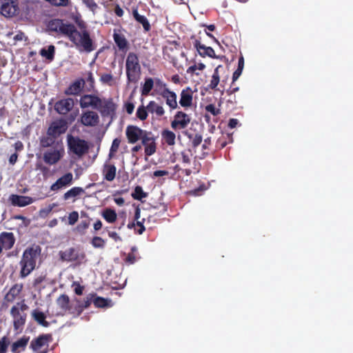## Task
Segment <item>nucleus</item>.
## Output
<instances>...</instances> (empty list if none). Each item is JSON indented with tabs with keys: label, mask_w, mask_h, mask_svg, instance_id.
I'll return each mask as SVG.
<instances>
[{
	"label": "nucleus",
	"mask_w": 353,
	"mask_h": 353,
	"mask_svg": "<svg viewBox=\"0 0 353 353\" xmlns=\"http://www.w3.org/2000/svg\"><path fill=\"white\" fill-rule=\"evenodd\" d=\"M77 27L60 19L51 23V28L66 36L80 52L90 53L97 48L94 41L90 37L85 21L76 19Z\"/></svg>",
	"instance_id": "nucleus-1"
},
{
	"label": "nucleus",
	"mask_w": 353,
	"mask_h": 353,
	"mask_svg": "<svg viewBox=\"0 0 353 353\" xmlns=\"http://www.w3.org/2000/svg\"><path fill=\"white\" fill-rule=\"evenodd\" d=\"M41 249L38 245H32L24 250L19 263L21 277H26L34 270L37 261L41 255Z\"/></svg>",
	"instance_id": "nucleus-2"
},
{
	"label": "nucleus",
	"mask_w": 353,
	"mask_h": 353,
	"mask_svg": "<svg viewBox=\"0 0 353 353\" xmlns=\"http://www.w3.org/2000/svg\"><path fill=\"white\" fill-rule=\"evenodd\" d=\"M126 74L128 81L136 82L141 74V65L138 56L130 52L125 61Z\"/></svg>",
	"instance_id": "nucleus-3"
},
{
	"label": "nucleus",
	"mask_w": 353,
	"mask_h": 353,
	"mask_svg": "<svg viewBox=\"0 0 353 353\" xmlns=\"http://www.w3.org/2000/svg\"><path fill=\"white\" fill-rule=\"evenodd\" d=\"M27 306L25 304L17 303L10 310V314L13 319L14 328L17 332H21L26 323V314L24 312Z\"/></svg>",
	"instance_id": "nucleus-4"
},
{
	"label": "nucleus",
	"mask_w": 353,
	"mask_h": 353,
	"mask_svg": "<svg viewBox=\"0 0 353 353\" xmlns=\"http://www.w3.org/2000/svg\"><path fill=\"white\" fill-rule=\"evenodd\" d=\"M64 155V149L61 145H56L48 149L43 153V161L48 165H54L58 163Z\"/></svg>",
	"instance_id": "nucleus-5"
},
{
	"label": "nucleus",
	"mask_w": 353,
	"mask_h": 353,
	"mask_svg": "<svg viewBox=\"0 0 353 353\" xmlns=\"http://www.w3.org/2000/svg\"><path fill=\"white\" fill-rule=\"evenodd\" d=\"M19 11V0H0V13L3 16L12 17Z\"/></svg>",
	"instance_id": "nucleus-6"
},
{
	"label": "nucleus",
	"mask_w": 353,
	"mask_h": 353,
	"mask_svg": "<svg viewBox=\"0 0 353 353\" xmlns=\"http://www.w3.org/2000/svg\"><path fill=\"white\" fill-rule=\"evenodd\" d=\"M68 143L70 150L79 157L84 154L88 150L87 143L77 137L68 136Z\"/></svg>",
	"instance_id": "nucleus-7"
},
{
	"label": "nucleus",
	"mask_w": 353,
	"mask_h": 353,
	"mask_svg": "<svg viewBox=\"0 0 353 353\" xmlns=\"http://www.w3.org/2000/svg\"><path fill=\"white\" fill-rule=\"evenodd\" d=\"M190 117L188 114L182 111H179L175 114L173 120L171 121V128L175 131L185 129L190 123Z\"/></svg>",
	"instance_id": "nucleus-8"
},
{
	"label": "nucleus",
	"mask_w": 353,
	"mask_h": 353,
	"mask_svg": "<svg viewBox=\"0 0 353 353\" xmlns=\"http://www.w3.org/2000/svg\"><path fill=\"white\" fill-rule=\"evenodd\" d=\"M101 99L95 94H84L79 100L81 108H91L97 110Z\"/></svg>",
	"instance_id": "nucleus-9"
},
{
	"label": "nucleus",
	"mask_w": 353,
	"mask_h": 353,
	"mask_svg": "<svg viewBox=\"0 0 353 353\" xmlns=\"http://www.w3.org/2000/svg\"><path fill=\"white\" fill-rule=\"evenodd\" d=\"M67 123L64 120H57L52 123L48 130V134L52 137H57L64 133L67 130Z\"/></svg>",
	"instance_id": "nucleus-10"
},
{
	"label": "nucleus",
	"mask_w": 353,
	"mask_h": 353,
	"mask_svg": "<svg viewBox=\"0 0 353 353\" xmlns=\"http://www.w3.org/2000/svg\"><path fill=\"white\" fill-rule=\"evenodd\" d=\"M73 175L71 172H68L58 179L51 186L52 191H58L62 188H65L72 184Z\"/></svg>",
	"instance_id": "nucleus-11"
},
{
	"label": "nucleus",
	"mask_w": 353,
	"mask_h": 353,
	"mask_svg": "<svg viewBox=\"0 0 353 353\" xmlns=\"http://www.w3.org/2000/svg\"><path fill=\"white\" fill-rule=\"evenodd\" d=\"M35 201V199L28 196L11 194L9 196V201L12 205L21 208L30 205Z\"/></svg>",
	"instance_id": "nucleus-12"
},
{
	"label": "nucleus",
	"mask_w": 353,
	"mask_h": 353,
	"mask_svg": "<svg viewBox=\"0 0 353 353\" xmlns=\"http://www.w3.org/2000/svg\"><path fill=\"white\" fill-rule=\"evenodd\" d=\"M50 336L48 335H41L37 339L32 340L30 343V348L34 352H43L40 351L43 347L48 346V341Z\"/></svg>",
	"instance_id": "nucleus-13"
},
{
	"label": "nucleus",
	"mask_w": 353,
	"mask_h": 353,
	"mask_svg": "<svg viewBox=\"0 0 353 353\" xmlns=\"http://www.w3.org/2000/svg\"><path fill=\"white\" fill-rule=\"evenodd\" d=\"M74 106V100L71 98L61 99L54 105V109L61 114H65L70 112Z\"/></svg>",
	"instance_id": "nucleus-14"
},
{
	"label": "nucleus",
	"mask_w": 353,
	"mask_h": 353,
	"mask_svg": "<svg viewBox=\"0 0 353 353\" xmlns=\"http://www.w3.org/2000/svg\"><path fill=\"white\" fill-rule=\"evenodd\" d=\"M99 121V117L97 112L86 111L81 117V122L85 126H95Z\"/></svg>",
	"instance_id": "nucleus-15"
},
{
	"label": "nucleus",
	"mask_w": 353,
	"mask_h": 353,
	"mask_svg": "<svg viewBox=\"0 0 353 353\" xmlns=\"http://www.w3.org/2000/svg\"><path fill=\"white\" fill-rule=\"evenodd\" d=\"M115 105L112 99H101L100 105L97 108L103 116L110 115L114 112Z\"/></svg>",
	"instance_id": "nucleus-16"
},
{
	"label": "nucleus",
	"mask_w": 353,
	"mask_h": 353,
	"mask_svg": "<svg viewBox=\"0 0 353 353\" xmlns=\"http://www.w3.org/2000/svg\"><path fill=\"white\" fill-rule=\"evenodd\" d=\"M161 95L165 100L166 104L171 110H174L178 107L176 101L177 96L174 92L165 88L161 93Z\"/></svg>",
	"instance_id": "nucleus-17"
},
{
	"label": "nucleus",
	"mask_w": 353,
	"mask_h": 353,
	"mask_svg": "<svg viewBox=\"0 0 353 353\" xmlns=\"http://www.w3.org/2000/svg\"><path fill=\"white\" fill-rule=\"evenodd\" d=\"M143 130L137 126H128L126 128V136L128 142L130 143H136L142 137Z\"/></svg>",
	"instance_id": "nucleus-18"
},
{
	"label": "nucleus",
	"mask_w": 353,
	"mask_h": 353,
	"mask_svg": "<svg viewBox=\"0 0 353 353\" xmlns=\"http://www.w3.org/2000/svg\"><path fill=\"white\" fill-rule=\"evenodd\" d=\"M30 337L27 336H23L16 341L13 342L11 345V352L12 353H20L25 350L28 342Z\"/></svg>",
	"instance_id": "nucleus-19"
},
{
	"label": "nucleus",
	"mask_w": 353,
	"mask_h": 353,
	"mask_svg": "<svg viewBox=\"0 0 353 353\" xmlns=\"http://www.w3.org/2000/svg\"><path fill=\"white\" fill-rule=\"evenodd\" d=\"M192 90L190 88H186L181 92L179 104L183 108H189L192 103Z\"/></svg>",
	"instance_id": "nucleus-20"
},
{
	"label": "nucleus",
	"mask_w": 353,
	"mask_h": 353,
	"mask_svg": "<svg viewBox=\"0 0 353 353\" xmlns=\"http://www.w3.org/2000/svg\"><path fill=\"white\" fill-rule=\"evenodd\" d=\"M15 239L12 232H2L0 234V244L5 250H10L12 248Z\"/></svg>",
	"instance_id": "nucleus-21"
},
{
	"label": "nucleus",
	"mask_w": 353,
	"mask_h": 353,
	"mask_svg": "<svg viewBox=\"0 0 353 353\" xmlns=\"http://www.w3.org/2000/svg\"><path fill=\"white\" fill-rule=\"evenodd\" d=\"M194 46L196 48L197 51L201 56L206 55L210 57H214V50L211 47H206L201 44L197 39L194 40Z\"/></svg>",
	"instance_id": "nucleus-22"
},
{
	"label": "nucleus",
	"mask_w": 353,
	"mask_h": 353,
	"mask_svg": "<svg viewBox=\"0 0 353 353\" xmlns=\"http://www.w3.org/2000/svg\"><path fill=\"white\" fill-rule=\"evenodd\" d=\"M57 303L63 313L70 311V313L74 314V311H72V308L70 306V299L67 295L62 294L59 296L57 299Z\"/></svg>",
	"instance_id": "nucleus-23"
},
{
	"label": "nucleus",
	"mask_w": 353,
	"mask_h": 353,
	"mask_svg": "<svg viewBox=\"0 0 353 353\" xmlns=\"http://www.w3.org/2000/svg\"><path fill=\"white\" fill-rule=\"evenodd\" d=\"M116 171L117 169L114 165L105 163L103 170L104 178L108 181H113L116 176Z\"/></svg>",
	"instance_id": "nucleus-24"
},
{
	"label": "nucleus",
	"mask_w": 353,
	"mask_h": 353,
	"mask_svg": "<svg viewBox=\"0 0 353 353\" xmlns=\"http://www.w3.org/2000/svg\"><path fill=\"white\" fill-rule=\"evenodd\" d=\"M148 111L151 114H155L157 117H161L165 114L164 108L154 101H151L147 105Z\"/></svg>",
	"instance_id": "nucleus-25"
},
{
	"label": "nucleus",
	"mask_w": 353,
	"mask_h": 353,
	"mask_svg": "<svg viewBox=\"0 0 353 353\" xmlns=\"http://www.w3.org/2000/svg\"><path fill=\"white\" fill-rule=\"evenodd\" d=\"M84 193V190L81 187H74L69 190H68L64 194H63V199L65 201L73 199V201L75 200V199Z\"/></svg>",
	"instance_id": "nucleus-26"
},
{
	"label": "nucleus",
	"mask_w": 353,
	"mask_h": 353,
	"mask_svg": "<svg viewBox=\"0 0 353 353\" xmlns=\"http://www.w3.org/2000/svg\"><path fill=\"white\" fill-rule=\"evenodd\" d=\"M83 84L84 81L83 79L76 81L67 89L66 94L70 95L78 94L81 91Z\"/></svg>",
	"instance_id": "nucleus-27"
},
{
	"label": "nucleus",
	"mask_w": 353,
	"mask_h": 353,
	"mask_svg": "<svg viewBox=\"0 0 353 353\" xmlns=\"http://www.w3.org/2000/svg\"><path fill=\"white\" fill-rule=\"evenodd\" d=\"M55 48L53 45H50L41 49L39 54L41 57L46 58L50 61L54 59Z\"/></svg>",
	"instance_id": "nucleus-28"
},
{
	"label": "nucleus",
	"mask_w": 353,
	"mask_h": 353,
	"mask_svg": "<svg viewBox=\"0 0 353 353\" xmlns=\"http://www.w3.org/2000/svg\"><path fill=\"white\" fill-rule=\"evenodd\" d=\"M94 294H89L87 296L83 303H81L79 301H77V305L76 307L77 315L79 316L83 312L84 308L88 307L92 303H93Z\"/></svg>",
	"instance_id": "nucleus-29"
},
{
	"label": "nucleus",
	"mask_w": 353,
	"mask_h": 353,
	"mask_svg": "<svg viewBox=\"0 0 353 353\" xmlns=\"http://www.w3.org/2000/svg\"><path fill=\"white\" fill-rule=\"evenodd\" d=\"M161 137L168 145H174L175 144L176 134L172 131L164 130L161 132Z\"/></svg>",
	"instance_id": "nucleus-30"
},
{
	"label": "nucleus",
	"mask_w": 353,
	"mask_h": 353,
	"mask_svg": "<svg viewBox=\"0 0 353 353\" xmlns=\"http://www.w3.org/2000/svg\"><path fill=\"white\" fill-rule=\"evenodd\" d=\"M32 316L39 324L44 327L48 326V323L46 321V315L43 312L39 310H34L32 312Z\"/></svg>",
	"instance_id": "nucleus-31"
},
{
	"label": "nucleus",
	"mask_w": 353,
	"mask_h": 353,
	"mask_svg": "<svg viewBox=\"0 0 353 353\" xmlns=\"http://www.w3.org/2000/svg\"><path fill=\"white\" fill-rule=\"evenodd\" d=\"M132 14H133V17H134V19L139 23L142 24V26L145 31H148L150 29V23L148 22L147 18L145 16L140 14L138 12L137 10H134L132 11Z\"/></svg>",
	"instance_id": "nucleus-32"
},
{
	"label": "nucleus",
	"mask_w": 353,
	"mask_h": 353,
	"mask_svg": "<svg viewBox=\"0 0 353 353\" xmlns=\"http://www.w3.org/2000/svg\"><path fill=\"white\" fill-rule=\"evenodd\" d=\"M21 288L22 287L21 285H13L6 295V299L8 301H12L15 299V297L19 295L21 290Z\"/></svg>",
	"instance_id": "nucleus-33"
},
{
	"label": "nucleus",
	"mask_w": 353,
	"mask_h": 353,
	"mask_svg": "<svg viewBox=\"0 0 353 353\" xmlns=\"http://www.w3.org/2000/svg\"><path fill=\"white\" fill-rule=\"evenodd\" d=\"M221 68V65L217 66L212 74V80L210 81V83L209 85L210 88L211 89L215 90L216 89L217 85H219V83L220 81V77L219 73V70Z\"/></svg>",
	"instance_id": "nucleus-34"
},
{
	"label": "nucleus",
	"mask_w": 353,
	"mask_h": 353,
	"mask_svg": "<svg viewBox=\"0 0 353 353\" xmlns=\"http://www.w3.org/2000/svg\"><path fill=\"white\" fill-rule=\"evenodd\" d=\"M102 216L108 223H114L117 217L116 212L109 208L103 212Z\"/></svg>",
	"instance_id": "nucleus-35"
},
{
	"label": "nucleus",
	"mask_w": 353,
	"mask_h": 353,
	"mask_svg": "<svg viewBox=\"0 0 353 353\" xmlns=\"http://www.w3.org/2000/svg\"><path fill=\"white\" fill-rule=\"evenodd\" d=\"M154 86V81L152 78H146L141 89L142 95H148Z\"/></svg>",
	"instance_id": "nucleus-36"
},
{
	"label": "nucleus",
	"mask_w": 353,
	"mask_h": 353,
	"mask_svg": "<svg viewBox=\"0 0 353 353\" xmlns=\"http://www.w3.org/2000/svg\"><path fill=\"white\" fill-rule=\"evenodd\" d=\"M114 42L117 43V46L119 48V49H124L127 46V41L123 35L119 34V33H114Z\"/></svg>",
	"instance_id": "nucleus-37"
},
{
	"label": "nucleus",
	"mask_w": 353,
	"mask_h": 353,
	"mask_svg": "<svg viewBox=\"0 0 353 353\" xmlns=\"http://www.w3.org/2000/svg\"><path fill=\"white\" fill-rule=\"evenodd\" d=\"M110 303V301L108 299H105L101 297H95V296L94 295L93 303L97 307H110L111 306Z\"/></svg>",
	"instance_id": "nucleus-38"
},
{
	"label": "nucleus",
	"mask_w": 353,
	"mask_h": 353,
	"mask_svg": "<svg viewBox=\"0 0 353 353\" xmlns=\"http://www.w3.org/2000/svg\"><path fill=\"white\" fill-rule=\"evenodd\" d=\"M54 137H52L48 134V136L43 137L40 140V145L43 148H48L52 145L54 143Z\"/></svg>",
	"instance_id": "nucleus-39"
},
{
	"label": "nucleus",
	"mask_w": 353,
	"mask_h": 353,
	"mask_svg": "<svg viewBox=\"0 0 353 353\" xmlns=\"http://www.w3.org/2000/svg\"><path fill=\"white\" fill-rule=\"evenodd\" d=\"M148 112H149L148 111L147 105L146 106L141 105L138 108L136 114H137V117L140 120L144 121L147 119Z\"/></svg>",
	"instance_id": "nucleus-40"
},
{
	"label": "nucleus",
	"mask_w": 353,
	"mask_h": 353,
	"mask_svg": "<svg viewBox=\"0 0 353 353\" xmlns=\"http://www.w3.org/2000/svg\"><path fill=\"white\" fill-rule=\"evenodd\" d=\"M185 134L187 135L188 138L192 140V144L194 148H196L201 144L202 141V136L201 134H196L194 136H192V134H189L187 132H185Z\"/></svg>",
	"instance_id": "nucleus-41"
},
{
	"label": "nucleus",
	"mask_w": 353,
	"mask_h": 353,
	"mask_svg": "<svg viewBox=\"0 0 353 353\" xmlns=\"http://www.w3.org/2000/svg\"><path fill=\"white\" fill-rule=\"evenodd\" d=\"M132 197L137 200H141L143 198L147 196V194L143 192L141 186H137L134 192L132 194Z\"/></svg>",
	"instance_id": "nucleus-42"
},
{
	"label": "nucleus",
	"mask_w": 353,
	"mask_h": 353,
	"mask_svg": "<svg viewBox=\"0 0 353 353\" xmlns=\"http://www.w3.org/2000/svg\"><path fill=\"white\" fill-rule=\"evenodd\" d=\"M205 68V65L202 63L194 64V65H192L188 68L187 73L190 74H195L196 75H199V73L197 72L196 70H203Z\"/></svg>",
	"instance_id": "nucleus-43"
},
{
	"label": "nucleus",
	"mask_w": 353,
	"mask_h": 353,
	"mask_svg": "<svg viewBox=\"0 0 353 353\" xmlns=\"http://www.w3.org/2000/svg\"><path fill=\"white\" fill-rule=\"evenodd\" d=\"M57 206V204L53 203H51V204L48 205V206L41 209L39 211L40 216L41 217H45V216H48L52 212V210Z\"/></svg>",
	"instance_id": "nucleus-44"
},
{
	"label": "nucleus",
	"mask_w": 353,
	"mask_h": 353,
	"mask_svg": "<svg viewBox=\"0 0 353 353\" xmlns=\"http://www.w3.org/2000/svg\"><path fill=\"white\" fill-rule=\"evenodd\" d=\"M141 139L142 140V143L143 145H148L150 143H154V139L151 136L150 134H148L147 132L143 130L142 137H141Z\"/></svg>",
	"instance_id": "nucleus-45"
},
{
	"label": "nucleus",
	"mask_w": 353,
	"mask_h": 353,
	"mask_svg": "<svg viewBox=\"0 0 353 353\" xmlns=\"http://www.w3.org/2000/svg\"><path fill=\"white\" fill-rule=\"evenodd\" d=\"M9 345V340L4 336L0 339V353H6Z\"/></svg>",
	"instance_id": "nucleus-46"
},
{
	"label": "nucleus",
	"mask_w": 353,
	"mask_h": 353,
	"mask_svg": "<svg viewBox=\"0 0 353 353\" xmlns=\"http://www.w3.org/2000/svg\"><path fill=\"white\" fill-rule=\"evenodd\" d=\"M100 80L102 83H106L109 85H112L114 83L113 77L110 74H103L101 75Z\"/></svg>",
	"instance_id": "nucleus-47"
},
{
	"label": "nucleus",
	"mask_w": 353,
	"mask_h": 353,
	"mask_svg": "<svg viewBox=\"0 0 353 353\" xmlns=\"http://www.w3.org/2000/svg\"><path fill=\"white\" fill-rule=\"evenodd\" d=\"M92 245L96 248H103L105 245V241L99 236H95L92 240Z\"/></svg>",
	"instance_id": "nucleus-48"
},
{
	"label": "nucleus",
	"mask_w": 353,
	"mask_h": 353,
	"mask_svg": "<svg viewBox=\"0 0 353 353\" xmlns=\"http://www.w3.org/2000/svg\"><path fill=\"white\" fill-rule=\"evenodd\" d=\"M155 152H156V145H155L154 142L145 145V152L146 155L151 156Z\"/></svg>",
	"instance_id": "nucleus-49"
},
{
	"label": "nucleus",
	"mask_w": 353,
	"mask_h": 353,
	"mask_svg": "<svg viewBox=\"0 0 353 353\" xmlns=\"http://www.w3.org/2000/svg\"><path fill=\"white\" fill-rule=\"evenodd\" d=\"M121 141L119 139H114L112 141L110 154L109 156L111 157L112 154H114L118 150L119 145H120Z\"/></svg>",
	"instance_id": "nucleus-50"
},
{
	"label": "nucleus",
	"mask_w": 353,
	"mask_h": 353,
	"mask_svg": "<svg viewBox=\"0 0 353 353\" xmlns=\"http://www.w3.org/2000/svg\"><path fill=\"white\" fill-rule=\"evenodd\" d=\"M79 219V213L77 211H73L69 214L68 216V223L69 225H74L76 222H77Z\"/></svg>",
	"instance_id": "nucleus-51"
},
{
	"label": "nucleus",
	"mask_w": 353,
	"mask_h": 353,
	"mask_svg": "<svg viewBox=\"0 0 353 353\" xmlns=\"http://www.w3.org/2000/svg\"><path fill=\"white\" fill-rule=\"evenodd\" d=\"M205 110L208 112H210L211 114H212L214 116L219 114V110L216 109V107L212 104L208 105L205 107Z\"/></svg>",
	"instance_id": "nucleus-52"
},
{
	"label": "nucleus",
	"mask_w": 353,
	"mask_h": 353,
	"mask_svg": "<svg viewBox=\"0 0 353 353\" xmlns=\"http://www.w3.org/2000/svg\"><path fill=\"white\" fill-rule=\"evenodd\" d=\"M139 258L137 256L136 254L129 253L126 258V261L130 264H133Z\"/></svg>",
	"instance_id": "nucleus-53"
},
{
	"label": "nucleus",
	"mask_w": 353,
	"mask_h": 353,
	"mask_svg": "<svg viewBox=\"0 0 353 353\" xmlns=\"http://www.w3.org/2000/svg\"><path fill=\"white\" fill-rule=\"evenodd\" d=\"M83 1L86 6L92 10H94L97 8V4L94 1V0H85Z\"/></svg>",
	"instance_id": "nucleus-54"
},
{
	"label": "nucleus",
	"mask_w": 353,
	"mask_h": 353,
	"mask_svg": "<svg viewBox=\"0 0 353 353\" xmlns=\"http://www.w3.org/2000/svg\"><path fill=\"white\" fill-rule=\"evenodd\" d=\"M168 174V172L166 170H157L153 173V176L155 177L163 176Z\"/></svg>",
	"instance_id": "nucleus-55"
},
{
	"label": "nucleus",
	"mask_w": 353,
	"mask_h": 353,
	"mask_svg": "<svg viewBox=\"0 0 353 353\" xmlns=\"http://www.w3.org/2000/svg\"><path fill=\"white\" fill-rule=\"evenodd\" d=\"M182 161L185 163H190V158L189 154L186 152H181Z\"/></svg>",
	"instance_id": "nucleus-56"
},
{
	"label": "nucleus",
	"mask_w": 353,
	"mask_h": 353,
	"mask_svg": "<svg viewBox=\"0 0 353 353\" xmlns=\"http://www.w3.org/2000/svg\"><path fill=\"white\" fill-rule=\"evenodd\" d=\"M74 292L77 294L81 295L83 293V288L79 284H74Z\"/></svg>",
	"instance_id": "nucleus-57"
},
{
	"label": "nucleus",
	"mask_w": 353,
	"mask_h": 353,
	"mask_svg": "<svg viewBox=\"0 0 353 353\" xmlns=\"http://www.w3.org/2000/svg\"><path fill=\"white\" fill-rule=\"evenodd\" d=\"M108 236L116 241H121V237L115 232H109Z\"/></svg>",
	"instance_id": "nucleus-58"
},
{
	"label": "nucleus",
	"mask_w": 353,
	"mask_h": 353,
	"mask_svg": "<svg viewBox=\"0 0 353 353\" xmlns=\"http://www.w3.org/2000/svg\"><path fill=\"white\" fill-rule=\"evenodd\" d=\"M239 124V121L236 119H231L229 121L228 126L230 128H234Z\"/></svg>",
	"instance_id": "nucleus-59"
},
{
	"label": "nucleus",
	"mask_w": 353,
	"mask_h": 353,
	"mask_svg": "<svg viewBox=\"0 0 353 353\" xmlns=\"http://www.w3.org/2000/svg\"><path fill=\"white\" fill-rule=\"evenodd\" d=\"M89 226V223L86 221H81L78 225L77 228L79 230H83L88 228Z\"/></svg>",
	"instance_id": "nucleus-60"
},
{
	"label": "nucleus",
	"mask_w": 353,
	"mask_h": 353,
	"mask_svg": "<svg viewBox=\"0 0 353 353\" xmlns=\"http://www.w3.org/2000/svg\"><path fill=\"white\" fill-rule=\"evenodd\" d=\"M242 71L241 70H239V69H236L234 72L233 73V75H232V80L233 81H235L236 80H237L239 79V77L241 76V73H242Z\"/></svg>",
	"instance_id": "nucleus-61"
},
{
	"label": "nucleus",
	"mask_w": 353,
	"mask_h": 353,
	"mask_svg": "<svg viewBox=\"0 0 353 353\" xmlns=\"http://www.w3.org/2000/svg\"><path fill=\"white\" fill-rule=\"evenodd\" d=\"M17 158H18V155L17 153L12 154L10 157V159H9L10 163L12 165H14L16 163Z\"/></svg>",
	"instance_id": "nucleus-62"
},
{
	"label": "nucleus",
	"mask_w": 353,
	"mask_h": 353,
	"mask_svg": "<svg viewBox=\"0 0 353 353\" xmlns=\"http://www.w3.org/2000/svg\"><path fill=\"white\" fill-rule=\"evenodd\" d=\"M126 112L129 114H131L133 111H134V106L132 103H128L126 105Z\"/></svg>",
	"instance_id": "nucleus-63"
},
{
	"label": "nucleus",
	"mask_w": 353,
	"mask_h": 353,
	"mask_svg": "<svg viewBox=\"0 0 353 353\" xmlns=\"http://www.w3.org/2000/svg\"><path fill=\"white\" fill-rule=\"evenodd\" d=\"M114 202L119 206H121L124 204V199L122 197H118L114 199Z\"/></svg>",
	"instance_id": "nucleus-64"
}]
</instances>
